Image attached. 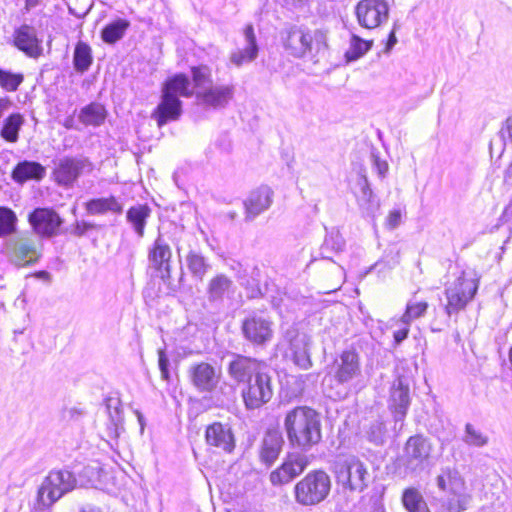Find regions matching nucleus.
I'll return each instance as SVG.
<instances>
[{
	"mask_svg": "<svg viewBox=\"0 0 512 512\" xmlns=\"http://www.w3.org/2000/svg\"><path fill=\"white\" fill-rule=\"evenodd\" d=\"M283 425L290 445L303 451L310 450L322 439L320 415L308 406L289 410Z\"/></svg>",
	"mask_w": 512,
	"mask_h": 512,
	"instance_id": "nucleus-1",
	"label": "nucleus"
},
{
	"mask_svg": "<svg viewBox=\"0 0 512 512\" xmlns=\"http://www.w3.org/2000/svg\"><path fill=\"white\" fill-rule=\"evenodd\" d=\"M190 80L184 74H177L166 80L162 88L161 101L152 113L159 127L169 121L179 119L182 114V102L179 97H191Z\"/></svg>",
	"mask_w": 512,
	"mask_h": 512,
	"instance_id": "nucleus-2",
	"label": "nucleus"
},
{
	"mask_svg": "<svg viewBox=\"0 0 512 512\" xmlns=\"http://www.w3.org/2000/svg\"><path fill=\"white\" fill-rule=\"evenodd\" d=\"M436 484L447 494L442 502L445 512H464L468 509L472 496L467 491L464 478L456 469L443 468L436 477Z\"/></svg>",
	"mask_w": 512,
	"mask_h": 512,
	"instance_id": "nucleus-3",
	"label": "nucleus"
},
{
	"mask_svg": "<svg viewBox=\"0 0 512 512\" xmlns=\"http://www.w3.org/2000/svg\"><path fill=\"white\" fill-rule=\"evenodd\" d=\"M331 490V479L323 470L309 472L294 486L295 501L303 506H315L323 502Z\"/></svg>",
	"mask_w": 512,
	"mask_h": 512,
	"instance_id": "nucleus-4",
	"label": "nucleus"
},
{
	"mask_svg": "<svg viewBox=\"0 0 512 512\" xmlns=\"http://www.w3.org/2000/svg\"><path fill=\"white\" fill-rule=\"evenodd\" d=\"M78 484L74 474L66 469L52 470L38 489V501L46 507L53 505L65 494L73 491Z\"/></svg>",
	"mask_w": 512,
	"mask_h": 512,
	"instance_id": "nucleus-5",
	"label": "nucleus"
},
{
	"mask_svg": "<svg viewBox=\"0 0 512 512\" xmlns=\"http://www.w3.org/2000/svg\"><path fill=\"white\" fill-rule=\"evenodd\" d=\"M94 164L83 155L63 156L54 161L52 178L59 186L72 188L78 179L92 173Z\"/></svg>",
	"mask_w": 512,
	"mask_h": 512,
	"instance_id": "nucleus-6",
	"label": "nucleus"
},
{
	"mask_svg": "<svg viewBox=\"0 0 512 512\" xmlns=\"http://www.w3.org/2000/svg\"><path fill=\"white\" fill-rule=\"evenodd\" d=\"M5 253L8 261L16 267H27L38 262L42 255V243L40 239L20 235L11 238L5 245Z\"/></svg>",
	"mask_w": 512,
	"mask_h": 512,
	"instance_id": "nucleus-7",
	"label": "nucleus"
},
{
	"mask_svg": "<svg viewBox=\"0 0 512 512\" xmlns=\"http://www.w3.org/2000/svg\"><path fill=\"white\" fill-rule=\"evenodd\" d=\"M478 290V280L467 278L465 273L451 283L445 289L447 304L445 306L446 313L451 316L463 310L467 304L474 298Z\"/></svg>",
	"mask_w": 512,
	"mask_h": 512,
	"instance_id": "nucleus-8",
	"label": "nucleus"
},
{
	"mask_svg": "<svg viewBox=\"0 0 512 512\" xmlns=\"http://www.w3.org/2000/svg\"><path fill=\"white\" fill-rule=\"evenodd\" d=\"M245 407L254 410L268 403L273 396V385L270 375L264 371L257 373L246 383L241 391Z\"/></svg>",
	"mask_w": 512,
	"mask_h": 512,
	"instance_id": "nucleus-9",
	"label": "nucleus"
},
{
	"mask_svg": "<svg viewBox=\"0 0 512 512\" xmlns=\"http://www.w3.org/2000/svg\"><path fill=\"white\" fill-rule=\"evenodd\" d=\"M432 451L431 442L422 435L411 436L405 443L401 464L411 472L422 470Z\"/></svg>",
	"mask_w": 512,
	"mask_h": 512,
	"instance_id": "nucleus-10",
	"label": "nucleus"
},
{
	"mask_svg": "<svg viewBox=\"0 0 512 512\" xmlns=\"http://www.w3.org/2000/svg\"><path fill=\"white\" fill-rule=\"evenodd\" d=\"M273 321L262 312H253L242 322V332L246 340L254 345H265L274 333Z\"/></svg>",
	"mask_w": 512,
	"mask_h": 512,
	"instance_id": "nucleus-11",
	"label": "nucleus"
},
{
	"mask_svg": "<svg viewBox=\"0 0 512 512\" xmlns=\"http://www.w3.org/2000/svg\"><path fill=\"white\" fill-rule=\"evenodd\" d=\"M309 464L310 459L306 454L301 452L288 453L282 464L270 473V482L274 486L288 484L301 475Z\"/></svg>",
	"mask_w": 512,
	"mask_h": 512,
	"instance_id": "nucleus-12",
	"label": "nucleus"
},
{
	"mask_svg": "<svg viewBox=\"0 0 512 512\" xmlns=\"http://www.w3.org/2000/svg\"><path fill=\"white\" fill-rule=\"evenodd\" d=\"M317 35H320V32L294 26L282 33L281 40L290 55L303 58L312 52L313 41Z\"/></svg>",
	"mask_w": 512,
	"mask_h": 512,
	"instance_id": "nucleus-13",
	"label": "nucleus"
},
{
	"mask_svg": "<svg viewBox=\"0 0 512 512\" xmlns=\"http://www.w3.org/2000/svg\"><path fill=\"white\" fill-rule=\"evenodd\" d=\"M337 479L345 488L361 492L367 487L369 473L363 462L350 457L339 465Z\"/></svg>",
	"mask_w": 512,
	"mask_h": 512,
	"instance_id": "nucleus-14",
	"label": "nucleus"
},
{
	"mask_svg": "<svg viewBox=\"0 0 512 512\" xmlns=\"http://www.w3.org/2000/svg\"><path fill=\"white\" fill-rule=\"evenodd\" d=\"M358 23L367 29H374L386 22L389 7L386 0H361L356 6Z\"/></svg>",
	"mask_w": 512,
	"mask_h": 512,
	"instance_id": "nucleus-15",
	"label": "nucleus"
},
{
	"mask_svg": "<svg viewBox=\"0 0 512 512\" xmlns=\"http://www.w3.org/2000/svg\"><path fill=\"white\" fill-rule=\"evenodd\" d=\"M171 237L159 232L148 252V260L151 266L161 273V278L166 281L171 277L172 250Z\"/></svg>",
	"mask_w": 512,
	"mask_h": 512,
	"instance_id": "nucleus-16",
	"label": "nucleus"
},
{
	"mask_svg": "<svg viewBox=\"0 0 512 512\" xmlns=\"http://www.w3.org/2000/svg\"><path fill=\"white\" fill-rule=\"evenodd\" d=\"M361 374L360 356L354 349L344 350L333 364V377L339 384L352 381Z\"/></svg>",
	"mask_w": 512,
	"mask_h": 512,
	"instance_id": "nucleus-17",
	"label": "nucleus"
},
{
	"mask_svg": "<svg viewBox=\"0 0 512 512\" xmlns=\"http://www.w3.org/2000/svg\"><path fill=\"white\" fill-rule=\"evenodd\" d=\"M188 375L192 385L199 392H212L220 380V371L206 362L191 365Z\"/></svg>",
	"mask_w": 512,
	"mask_h": 512,
	"instance_id": "nucleus-18",
	"label": "nucleus"
},
{
	"mask_svg": "<svg viewBox=\"0 0 512 512\" xmlns=\"http://www.w3.org/2000/svg\"><path fill=\"white\" fill-rule=\"evenodd\" d=\"M227 371L235 382L246 384L263 371V365L255 358L234 355Z\"/></svg>",
	"mask_w": 512,
	"mask_h": 512,
	"instance_id": "nucleus-19",
	"label": "nucleus"
},
{
	"mask_svg": "<svg viewBox=\"0 0 512 512\" xmlns=\"http://www.w3.org/2000/svg\"><path fill=\"white\" fill-rule=\"evenodd\" d=\"M273 196V190L266 185L252 190L243 203L245 208V220L247 222L252 221L268 210L273 203Z\"/></svg>",
	"mask_w": 512,
	"mask_h": 512,
	"instance_id": "nucleus-20",
	"label": "nucleus"
},
{
	"mask_svg": "<svg viewBox=\"0 0 512 512\" xmlns=\"http://www.w3.org/2000/svg\"><path fill=\"white\" fill-rule=\"evenodd\" d=\"M29 222L38 235L52 237L58 233L62 219L51 209L38 208L29 215Z\"/></svg>",
	"mask_w": 512,
	"mask_h": 512,
	"instance_id": "nucleus-21",
	"label": "nucleus"
},
{
	"mask_svg": "<svg viewBox=\"0 0 512 512\" xmlns=\"http://www.w3.org/2000/svg\"><path fill=\"white\" fill-rule=\"evenodd\" d=\"M390 408L395 421L402 422L410 405L409 381L403 376L397 377L390 389Z\"/></svg>",
	"mask_w": 512,
	"mask_h": 512,
	"instance_id": "nucleus-22",
	"label": "nucleus"
},
{
	"mask_svg": "<svg viewBox=\"0 0 512 512\" xmlns=\"http://www.w3.org/2000/svg\"><path fill=\"white\" fill-rule=\"evenodd\" d=\"M234 85H210L205 90L195 92L198 102L214 109L225 107L234 97Z\"/></svg>",
	"mask_w": 512,
	"mask_h": 512,
	"instance_id": "nucleus-23",
	"label": "nucleus"
},
{
	"mask_svg": "<svg viewBox=\"0 0 512 512\" xmlns=\"http://www.w3.org/2000/svg\"><path fill=\"white\" fill-rule=\"evenodd\" d=\"M287 337L294 364L301 369H309L312 366L309 354V337L305 333L296 330H288Z\"/></svg>",
	"mask_w": 512,
	"mask_h": 512,
	"instance_id": "nucleus-24",
	"label": "nucleus"
},
{
	"mask_svg": "<svg viewBox=\"0 0 512 512\" xmlns=\"http://www.w3.org/2000/svg\"><path fill=\"white\" fill-rule=\"evenodd\" d=\"M205 438L208 445L223 452L231 453L235 448V437L231 428L220 422H215L207 427Z\"/></svg>",
	"mask_w": 512,
	"mask_h": 512,
	"instance_id": "nucleus-25",
	"label": "nucleus"
},
{
	"mask_svg": "<svg viewBox=\"0 0 512 512\" xmlns=\"http://www.w3.org/2000/svg\"><path fill=\"white\" fill-rule=\"evenodd\" d=\"M14 44L19 50L32 58H38L43 51L41 41L37 38L35 29L26 24L15 30Z\"/></svg>",
	"mask_w": 512,
	"mask_h": 512,
	"instance_id": "nucleus-26",
	"label": "nucleus"
},
{
	"mask_svg": "<svg viewBox=\"0 0 512 512\" xmlns=\"http://www.w3.org/2000/svg\"><path fill=\"white\" fill-rule=\"evenodd\" d=\"M244 37L246 41L245 48L234 51L230 55V62L236 67H240L244 63L252 62L258 55V46L252 25L245 27Z\"/></svg>",
	"mask_w": 512,
	"mask_h": 512,
	"instance_id": "nucleus-27",
	"label": "nucleus"
},
{
	"mask_svg": "<svg viewBox=\"0 0 512 512\" xmlns=\"http://www.w3.org/2000/svg\"><path fill=\"white\" fill-rule=\"evenodd\" d=\"M284 440L280 431L268 430L264 435L260 451L261 460L272 464L279 456Z\"/></svg>",
	"mask_w": 512,
	"mask_h": 512,
	"instance_id": "nucleus-28",
	"label": "nucleus"
},
{
	"mask_svg": "<svg viewBox=\"0 0 512 512\" xmlns=\"http://www.w3.org/2000/svg\"><path fill=\"white\" fill-rule=\"evenodd\" d=\"M85 209L91 215H103L106 213L122 214L123 204L114 196L94 198L86 202Z\"/></svg>",
	"mask_w": 512,
	"mask_h": 512,
	"instance_id": "nucleus-29",
	"label": "nucleus"
},
{
	"mask_svg": "<svg viewBox=\"0 0 512 512\" xmlns=\"http://www.w3.org/2000/svg\"><path fill=\"white\" fill-rule=\"evenodd\" d=\"M46 174L45 167L38 162L23 161L16 165L12 177L16 182L23 183L27 180H41Z\"/></svg>",
	"mask_w": 512,
	"mask_h": 512,
	"instance_id": "nucleus-30",
	"label": "nucleus"
},
{
	"mask_svg": "<svg viewBox=\"0 0 512 512\" xmlns=\"http://www.w3.org/2000/svg\"><path fill=\"white\" fill-rule=\"evenodd\" d=\"M151 209L146 204H138L128 209L126 214L127 222L132 226L139 238L144 236L147 219L150 217Z\"/></svg>",
	"mask_w": 512,
	"mask_h": 512,
	"instance_id": "nucleus-31",
	"label": "nucleus"
},
{
	"mask_svg": "<svg viewBox=\"0 0 512 512\" xmlns=\"http://www.w3.org/2000/svg\"><path fill=\"white\" fill-rule=\"evenodd\" d=\"M25 120L22 114H10L5 120L3 127L0 131V136L10 143H15L19 138V131L23 126Z\"/></svg>",
	"mask_w": 512,
	"mask_h": 512,
	"instance_id": "nucleus-32",
	"label": "nucleus"
},
{
	"mask_svg": "<svg viewBox=\"0 0 512 512\" xmlns=\"http://www.w3.org/2000/svg\"><path fill=\"white\" fill-rule=\"evenodd\" d=\"M106 118V110L99 103H91L82 108L79 120L85 125L100 126Z\"/></svg>",
	"mask_w": 512,
	"mask_h": 512,
	"instance_id": "nucleus-33",
	"label": "nucleus"
},
{
	"mask_svg": "<svg viewBox=\"0 0 512 512\" xmlns=\"http://www.w3.org/2000/svg\"><path fill=\"white\" fill-rule=\"evenodd\" d=\"M129 26L130 22L128 20L117 19L103 28L101 38L107 44H114L123 38Z\"/></svg>",
	"mask_w": 512,
	"mask_h": 512,
	"instance_id": "nucleus-34",
	"label": "nucleus"
},
{
	"mask_svg": "<svg viewBox=\"0 0 512 512\" xmlns=\"http://www.w3.org/2000/svg\"><path fill=\"white\" fill-rule=\"evenodd\" d=\"M402 502L408 512H430L422 494L415 488L403 492Z\"/></svg>",
	"mask_w": 512,
	"mask_h": 512,
	"instance_id": "nucleus-35",
	"label": "nucleus"
},
{
	"mask_svg": "<svg viewBox=\"0 0 512 512\" xmlns=\"http://www.w3.org/2000/svg\"><path fill=\"white\" fill-rule=\"evenodd\" d=\"M232 281L225 275L220 274L212 278L208 286V296L210 300H220L232 288Z\"/></svg>",
	"mask_w": 512,
	"mask_h": 512,
	"instance_id": "nucleus-36",
	"label": "nucleus"
},
{
	"mask_svg": "<svg viewBox=\"0 0 512 512\" xmlns=\"http://www.w3.org/2000/svg\"><path fill=\"white\" fill-rule=\"evenodd\" d=\"M462 441L470 447L482 448L488 444L489 437L473 424L467 423L464 428Z\"/></svg>",
	"mask_w": 512,
	"mask_h": 512,
	"instance_id": "nucleus-37",
	"label": "nucleus"
},
{
	"mask_svg": "<svg viewBox=\"0 0 512 512\" xmlns=\"http://www.w3.org/2000/svg\"><path fill=\"white\" fill-rule=\"evenodd\" d=\"M74 66L77 71L88 70L92 63L91 48L84 42H78L74 51Z\"/></svg>",
	"mask_w": 512,
	"mask_h": 512,
	"instance_id": "nucleus-38",
	"label": "nucleus"
},
{
	"mask_svg": "<svg viewBox=\"0 0 512 512\" xmlns=\"http://www.w3.org/2000/svg\"><path fill=\"white\" fill-rule=\"evenodd\" d=\"M428 309L426 301L412 302L409 301L406 305V310L402 317L398 320L399 324H410L413 320L418 319L425 315Z\"/></svg>",
	"mask_w": 512,
	"mask_h": 512,
	"instance_id": "nucleus-39",
	"label": "nucleus"
},
{
	"mask_svg": "<svg viewBox=\"0 0 512 512\" xmlns=\"http://www.w3.org/2000/svg\"><path fill=\"white\" fill-rule=\"evenodd\" d=\"M372 42L365 41L360 37L353 35L350 41V47L345 53L348 62L355 61L370 50Z\"/></svg>",
	"mask_w": 512,
	"mask_h": 512,
	"instance_id": "nucleus-40",
	"label": "nucleus"
},
{
	"mask_svg": "<svg viewBox=\"0 0 512 512\" xmlns=\"http://www.w3.org/2000/svg\"><path fill=\"white\" fill-rule=\"evenodd\" d=\"M17 216L13 210L0 206V237L11 235L16 231Z\"/></svg>",
	"mask_w": 512,
	"mask_h": 512,
	"instance_id": "nucleus-41",
	"label": "nucleus"
},
{
	"mask_svg": "<svg viewBox=\"0 0 512 512\" xmlns=\"http://www.w3.org/2000/svg\"><path fill=\"white\" fill-rule=\"evenodd\" d=\"M101 467L96 462H92L79 472L80 486H96L100 481Z\"/></svg>",
	"mask_w": 512,
	"mask_h": 512,
	"instance_id": "nucleus-42",
	"label": "nucleus"
},
{
	"mask_svg": "<svg viewBox=\"0 0 512 512\" xmlns=\"http://www.w3.org/2000/svg\"><path fill=\"white\" fill-rule=\"evenodd\" d=\"M24 80L21 73H13L8 70L0 68V86L8 92H14L18 89Z\"/></svg>",
	"mask_w": 512,
	"mask_h": 512,
	"instance_id": "nucleus-43",
	"label": "nucleus"
},
{
	"mask_svg": "<svg viewBox=\"0 0 512 512\" xmlns=\"http://www.w3.org/2000/svg\"><path fill=\"white\" fill-rule=\"evenodd\" d=\"M187 266L194 277L202 279L207 272L208 264L205 258L195 252H191L187 256Z\"/></svg>",
	"mask_w": 512,
	"mask_h": 512,
	"instance_id": "nucleus-44",
	"label": "nucleus"
},
{
	"mask_svg": "<svg viewBox=\"0 0 512 512\" xmlns=\"http://www.w3.org/2000/svg\"><path fill=\"white\" fill-rule=\"evenodd\" d=\"M192 76L197 89L196 91L205 90L212 84L209 71L206 67L192 68Z\"/></svg>",
	"mask_w": 512,
	"mask_h": 512,
	"instance_id": "nucleus-45",
	"label": "nucleus"
},
{
	"mask_svg": "<svg viewBox=\"0 0 512 512\" xmlns=\"http://www.w3.org/2000/svg\"><path fill=\"white\" fill-rule=\"evenodd\" d=\"M359 186H360V189H361V193L360 195L358 196V204L364 208V209H369V206L372 202V199H373V191L372 189L370 188V185L368 183V180L365 176L361 177L360 180H359Z\"/></svg>",
	"mask_w": 512,
	"mask_h": 512,
	"instance_id": "nucleus-46",
	"label": "nucleus"
},
{
	"mask_svg": "<svg viewBox=\"0 0 512 512\" xmlns=\"http://www.w3.org/2000/svg\"><path fill=\"white\" fill-rule=\"evenodd\" d=\"M345 246L343 237L339 234H331L324 241L323 249H331L335 252L342 251Z\"/></svg>",
	"mask_w": 512,
	"mask_h": 512,
	"instance_id": "nucleus-47",
	"label": "nucleus"
},
{
	"mask_svg": "<svg viewBox=\"0 0 512 512\" xmlns=\"http://www.w3.org/2000/svg\"><path fill=\"white\" fill-rule=\"evenodd\" d=\"M402 219V213L399 209H394L389 212V214L386 217L385 225L388 229L393 230L397 228Z\"/></svg>",
	"mask_w": 512,
	"mask_h": 512,
	"instance_id": "nucleus-48",
	"label": "nucleus"
},
{
	"mask_svg": "<svg viewBox=\"0 0 512 512\" xmlns=\"http://www.w3.org/2000/svg\"><path fill=\"white\" fill-rule=\"evenodd\" d=\"M158 364L162 379L169 380V360L163 350L158 351Z\"/></svg>",
	"mask_w": 512,
	"mask_h": 512,
	"instance_id": "nucleus-49",
	"label": "nucleus"
},
{
	"mask_svg": "<svg viewBox=\"0 0 512 512\" xmlns=\"http://www.w3.org/2000/svg\"><path fill=\"white\" fill-rule=\"evenodd\" d=\"M402 326L394 331L393 337L397 344L401 343L403 340H405L409 333V326L410 324H401Z\"/></svg>",
	"mask_w": 512,
	"mask_h": 512,
	"instance_id": "nucleus-50",
	"label": "nucleus"
},
{
	"mask_svg": "<svg viewBox=\"0 0 512 512\" xmlns=\"http://www.w3.org/2000/svg\"><path fill=\"white\" fill-rule=\"evenodd\" d=\"M374 167L377 170V173L380 177L384 178L386 173L388 172V164L386 161L381 160L379 157L374 156Z\"/></svg>",
	"mask_w": 512,
	"mask_h": 512,
	"instance_id": "nucleus-51",
	"label": "nucleus"
},
{
	"mask_svg": "<svg viewBox=\"0 0 512 512\" xmlns=\"http://www.w3.org/2000/svg\"><path fill=\"white\" fill-rule=\"evenodd\" d=\"M503 139H508L512 142V117H509L501 129Z\"/></svg>",
	"mask_w": 512,
	"mask_h": 512,
	"instance_id": "nucleus-52",
	"label": "nucleus"
},
{
	"mask_svg": "<svg viewBox=\"0 0 512 512\" xmlns=\"http://www.w3.org/2000/svg\"><path fill=\"white\" fill-rule=\"evenodd\" d=\"M95 227L94 224L92 223H88V222H80V223H77L76 226H75V229H74V233L76 235H83L85 234L88 230H91Z\"/></svg>",
	"mask_w": 512,
	"mask_h": 512,
	"instance_id": "nucleus-53",
	"label": "nucleus"
},
{
	"mask_svg": "<svg viewBox=\"0 0 512 512\" xmlns=\"http://www.w3.org/2000/svg\"><path fill=\"white\" fill-rule=\"evenodd\" d=\"M397 43V38L395 36V33L394 31H392L389 35V38L387 40V43H386V47L384 49V52L385 53H389L392 48L394 47V45Z\"/></svg>",
	"mask_w": 512,
	"mask_h": 512,
	"instance_id": "nucleus-54",
	"label": "nucleus"
},
{
	"mask_svg": "<svg viewBox=\"0 0 512 512\" xmlns=\"http://www.w3.org/2000/svg\"><path fill=\"white\" fill-rule=\"evenodd\" d=\"M12 102L8 98H0V118L4 115L6 111L11 107Z\"/></svg>",
	"mask_w": 512,
	"mask_h": 512,
	"instance_id": "nucleus-55",
	"label": "nucleus"
},
{
	"mask_svg": "<svg viewBox=\"0 0 512 512\" xmlns=\"http://www.w3.org/2000/svg\"><path fill=\"white\" fill-rule=\"evenodd\" d=\"M41 0H25V8L30 10L40 4Z\"/></svg>",
	"mask_w": 512,
	"mask_h": 512,
	"instance_id": "nucleus-56",
	"label": "nucleus"
},
{
	"mask_svg": "<svg viewBox=\"0 0 512 512\" xmlns=\"http://www.w3.org/2000/svg\"><path fill=\"white\" fill-rule=\"evenodd\" d=\"M79 512H101L100 509L92 506L81 508Z\"/></svg>",
	"mask_w": 512,
	"mask_h": 512,
	"instance_id": "nucleus-57",
	"label": "nucleus"
},
{
	"mask_svg": "<svg viewBox=\"0 0 512 512\" xmlns=\"http://www.w3.org/2000/svg\"><path fill=\"white\" fill-rule=\"evenodd\" d=\"M73 118H67L64 122V126L67 128V129H71L73 128Z\"/></svg>",
	"mask_w": 512,
	"mask_h": 512,
	"instance_id": "nucleus-58",
	"label": "nucleus"
},
{
	"mask_svg": "<svg viewBox=\"0 0 512 512\" xmlns=\"http://www.w3.org/2000/svg\"><path fill=\"white\" fill-rule=\"evenodd\" d=\"M136 414H137L138 421H139V423L141 425V430L143 431V429H144V418H143V415L139 411H136Z\"/></svg>",
	"mask_w": 512,
	"mask_h": 512,
	"instance_id": "nucleus-59",
	"label": "nucleus"
},
{
	"mask_svg": "<svg viewBox=\"0 0 512 512\" xmlns=\"http://www.w3.org/2000/svg\"><path fill=\"white\" fill-rule=\"evenodd\" d=\"M236 215H237V214H236V212H230V213L228 214V216H229L231 219H234V218L236 217Z\"/></svg>",
	"mask_w": 512,
	"mask_h": 512,
	"instance_id": "nucleus-60",
	"label": "nucleus"
},
{
	"mask_svg": "<svg viewBox=\"0 0 512 512\" xmlns=\"http://www.w3.org/2000/svg\"><path fill=\"white\" fill-rule=\"evenodd\" d=\"M507 213H510L512 215V206H510L508 209H507Z\"/></svg>",
	"mask_w": 512,
	"mask_h": 512,
	"instance_id": "nucleus-61",
	"label": "nucleus"
},
{
	"mask_svg": "<svg viewBox=\"0 0 512 512\" xmlns=\"http://www.w3.org/2000/svg\"><path fill=\"white\" fill-rule=\"evenodd\" d=\"M4 305L3 304H0V307H3Z\"/></svg>",
	"mask_w": 512,
	"mask_h": 512,
	"instance_id": "nucleus-62",
	"label": "nucleus"
}]
</instances>
